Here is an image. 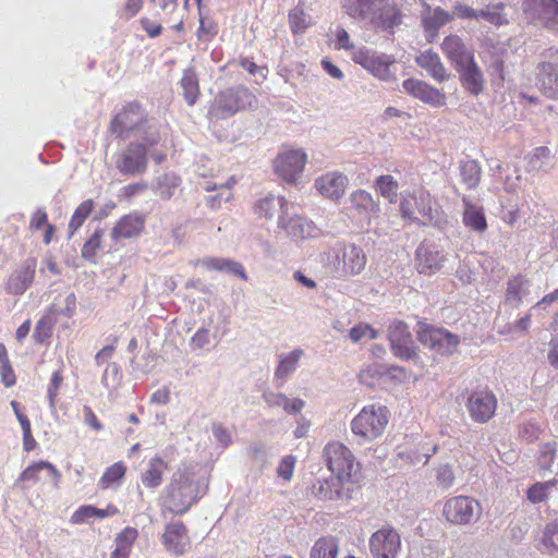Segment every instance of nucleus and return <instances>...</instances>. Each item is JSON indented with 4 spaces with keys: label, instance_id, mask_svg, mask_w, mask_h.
Segmentation results:
<instances>
[{
    "label": "nucleus",
    "instance_id": "1",
    "mask_svg": "<svg viewBox=\"0 0 558 558\" xmlns=\"http://www.w3.org/2000/svg\"><path fill=\"white\" fill-rule=\"evenodd\" d=\"M108 131L119 141L131 137L158 145L161 135L146 108L137 100L125 102L111 118Z\"/></svg>",
    "mask_w": 558,
    "mask_h": 558
},
{
    "label": "nucleus",
    "instance_id": "2",
    "mask_svg": "<svg viewBox=\"0 0 558 558\" xmlns=\"http://www.w3.org/2000/svg\"><path fill=\"white\" fill-rule=\"evenodd\" d=\"M344 8L352 17L371 16L374 27L393 33L402 24L403 14L395 0H345Z\"/></svg>",
    "mask_w": 558,
    "mask_h": 558
},
{
    "label": "nucleus",
    "instance_id": "3",
    "mask_svg": "<svg viewBox=\"0 0 558 558\" xmlns=\"http://www.w3.org/2000/svg\"><path fill=\"white\" fill-rule=\"evenodd\" d=\"M198 483L187 469L178 470L165 489L162 507L172 514L186 513L198 500Z\"/></svg>",
    "mask_w": 558,
    "mask_h": 558
},
{
    "label": "nucleus",
    "instance_id": "4",
    "mask_svg": "<svg viewBox=\"0 0 558 558\" xmlns=\"http://www.w3.org/2000/svg\"><path fill=\"white\" fill-rule=\"evenodd\" d=\"M390 411L386 405L372 403L363 407L351 421V430L363 441L381 436L389 423Z\"/></svg>",
    "mask_w": 558,
    "mask_h": 558
},
{
    "label": "nucleus",
    "instance_id": "5",
    "mask_svg": "<svg viewBox=\"0 0 558 558\" xmlns=\"http://www.w3.org/2000/svg\"><path fill=\"white\" fill-rule=\"evenodd\" d=\"M323 456L329 471L340 481L349 482L356 474L359 463L344 444L338 440L328 441L324 447Z\"/></svg>",
    "mask_w": 558,
    "mask_h": 558
},
{
    "label": "nucleus",
    "instance_id": "6",
    "mask_svg": "<svg viewBox=\"0 0 558 558\" xmlns=\"http://www.w3.org/2000/svg\"><path fill=\"white\" fill-rule=\"evenodd\" d=\"M417 340L439 355H451L457 352L460 339L457 335L442 327L420 322L416 331Z\"/></svg>",
    "mask_w": 558,
    "mask_h": 558
},
{
    "label": "nucleus",
    "instance_id": "7",
    "mask_svg": "<svg viewBox=\"0 0 558 558\" xmlns=\"http://www.w3.org/2000/svg\"><path fill=\"white\" fill-rule=\"evenodd\" d=\"M256 100L253 93L244 86L225 89L218 94L213 105V113L221 119L253 106Z\"/></svg>",
    "mask_w": 558,
    "mask_h": 558
},
{
    "label": "nucleus",
    "instance_id": "8",
    "mask_svg": "<svg viewBox=\"0 0 558 558\" xmlns=\"http://www.w3.org/2000/svg\"><path fill=\"white\" fill-rule=\"evenodd\" d=\"M481 504L470 496H453L445 500L442 515L445 519L457 525L471 524L480 518Z\"/></svg>",
    "mask_w": 558,
    "mask_h": 558
},
{
    "label": "nucleus",
    "instance_id": "9",
    "mask_svg": "<svg viewBox=\"0 0 558 558\" xmlns=\"http://www.w3.org/2000/svg\"><path fill=\"white\" fill-rule=\"evenodd\" d=\"M146 141L136 140L131 142L126 149L119 155L116 162L118 171L122 174L134 175L143 173L147 168L148 149L155 147Z\"/></svg>",
    "mask_w": 558,
    "mask_h": 558
},
{
    "label": "nucleus",
    "instance_id": "10",
    "mask_svg": "<svg viewBox=\"0 0 558 558\" xmlns=\"http://www.w3.org/2000/svg\"><path fill=\"white\" fill-rule=\"evenodd\" d=\"M366 263L364 251L355 244H348L335 253L332 267L339 276L351 277L361 274Z\"/></svg>",
    "mask_w": 558,
    "mask_h": 558
},
{
    "label": "nucleus",
    "instance_id": "11",
    "mask_svg": "<svg viewBox=\"0 0 558 558\" xmlns=\"http://www.w3.org/2000/svg\"><path fill=\"white\" fill-rule=\"evenodd\" d=\"M465 405L471 420L484 424L495 416L498 401L493 391L482 389L473 391L469 396Z\"/></svg>",
    "mask_w": 558,
    "mask_h": 558
},
{
    "label": "nucleus",
    "instance_id": "12",
    "mask_svg": "<svg viewBox=\"0 0 558 558\" xmlns=\"http://www.w3.org/2000/svg\"><path fill=\"white\" fill-rule=\"evenodd\" d=\"M352 60L379 80L388 81L392 76L390 65L395 63V59L390 56L378 54L366 47H361L353 51Z\"/></svg>",
    "mask_w": 558,
    "mask_h": 558
},
{
    "label": "nucleus",
    "instance_id": "13",
    "mask_svg": "<svg viewBox=\"0 0 558 558\" xmlns=\"http://www.w3.org/2000/svg\"><path fill=\"white\" fill-rule=\"evenodd\" d=\"M400 211L405 219L418 220L421 217L423 220L432 222L434 219L433 196L425 190L409 194L401 201Z\"/></svg>",
    "mask_w": 558,
    "mask_h": 558
},
{
    "label": "nucleus",
    "instance_id": "14",
    "mask_svg": "<svg viewBox=\"0 0 558 558\" xmlns=\"http://www.w3.org/2000/svg\"><path fill=\"white\" fill-rule=\"evenodd\" d=\"M307 157L301 149L284 150L275 159L276 173L286 182H295L304 170Z\"/></svg>",
    "mask_w": 558,
    "mask_h": 558
},
{
    "label": "nucleus",
    "instance_id": "15",
    "mask_svg": "<svg viewBox=\"0 0 558 558\" xmlns=\"http://www.w3.org/2000/svg\"><path fill=\"white\" fill-rule=\"evenodd\" d=\"M400 547V535L392 527L379 529L369 538V549L374 558H396Z\"/></svg>",
    "mask_w": 558,
    "mask_h": 558
},
{
    "label": "nucleus",
    "instance_id": "16",
    "mask_svg": "<svg viewBox=\"0 0 558 558\" xmlns=\"http://www.w3.org/2000/svg\"><path fill=\"white\" fill-rule=\"evenodd\" d=\"M36 266L35 258L25 259L7 279L3 286L5 293L14 296L24 294L34 281Z\"/></svg>",
    "mask_w": 558,
    "mask_h": 558
},
{
    "label": "nucleus",
    "instance_id": "17",
    "mask_svg": "<svg viewBox=\"0 0 558 558\" xmlns=\"http://www.w3.org/2000/svg\"><path fill=\"white\" fill-rule=\"evenodd\" d=\"M350 214L359 219L362 227L371 226L373 217L379 213V205L374 201L371 193L364 190H356L350 195Z\"/></svg>",
    "mask_w": 558,
    "mask_h": 558
},
{
    "label": "nucleus",
    "instance_id": "18",
    "mask_svg": "<svg viewBox=\"0 0 558 558\" xmlns=\"http://www.w3.org/2000/svg\"><path fill=\"white\" fill-rule=\"evenodd\" d=\"M402 87L412 97L433 107L440 108L447 104L446 95L425 81L411 77L403 81Z\"/></svg>",
    "mask_w": 558,
    "mask_h": 558
},
{
    "label": "nucleus",
    "instance_id": "19",
    "mask_svg": "<svg viewBox=\"0 0 558 558\" xmlns=\"http://www.w3.org/2000/svg\"><path fill=\"white\" fill-rule=\"evenodd\" d=\"M161 543L172 555H183L191 545L187 529L182 521H173L165 526Z\"/></svg>",
    "mask_w": 558,
    "mask_h": 558
},
{
    "label": "nucleus",
    "instance_id": "20",
    "mask_svg": "<svg viewBox=\"0 0 558 558\" xmlns=\"http://www.w3.org/2000/svg\"><path fill=\"white\" fill-rule=\"evenodd\" d=\"M278 226L294 240L314 238L319 231L312 221H307L296 214H290L289 208L287 209V215L279 216Z\"/></svg>",
    "mask_w": 558,
    "mask_h": 558
},
{
    "label": "nucleus",
    "instance_id": "21",
    "mask_svg": "<svg viewBox=\"0 0 558 558\" xmlns=\"http://www.w3.org/2000/svg\"><path fill=\"white\" fill-rule=\"evenodd\" d=\"M348 178L338 171L327 172L315 179L314 187L324 197L340 199L345 192Z\"/></svg>",
    "mask_w": 558,
    "mask_h": 558
},
{
    "label": "nucleus",
    "instance_id": "22",
    "mask_svg": "<svg viewBox=\"0 0 558 558\" xmlns=\"http://www.w3.org/2000/svg\"><path fill=\"white\" fill-rule=\"evenodd\" d=\"M441 50L454 69L465 65L474 60V54L468 49L463 39L456 34L446 36L441 43Z\"/></svg>",
    "mask_w": 558,
    "mask_h": 558
},
{
    "label": "nucleus",
    "instance_id": "23",
    "mask_svg": "<svg viewBox=\"0 0 558 558\" xmlns=\"http://www.w3.org/2000/svg\"><path fill=\"white\" fill-rule=\"evenodd\" d=\"M145 228V217L137 213H131L122 216L113 229L111 230V238L118 242L122 239H131L138 236Z\"/></svg>",
    "mask_w": 558,
    "mask_h": 558
},
{
    "label": "nucleus",
    "instance_id": "24",
    "mask_svg": "<svg viewBox=\"0 0 558 558\" xmlns=\"http://www.w3.org/2000/svg\"><path fill=\"white\" fill-rule=\"evenodd\" d=\"M523 11L545 21L550 28L558 27L557 0H523Z\"/></svg>",
    "mask_w": 558,
    "mask_h": 558
},
{
    "label": "nucleus",
    "instance_id": "25",
    "mask_svg": "<svg viewBox=\"0 0 558 558\" xmlns=\"http://www.w3.org/2000/svg\"><path fill=\"white\" fill-rule=\"evenodd\" d=\"M456 71L459 73L461 85L470 94L478 96L484 90L486 81L475 59Z\"/></svg>",
    "mask_w": 558,
    "mask_h": 558
},
{
    "label": "nucleus",
    "instance_id": "26",
    "mask_svg": "<svg viewBox=\"0 0 558 558\" xmlns=\"http://www.w3.org/2000/svg\"><path fill=\"white\" fill-rule=\"evenodd\" d=\"M415 63L425 70L433 80L442 83L448 80L449 74L437 52L427 49L415 57Z\"/></svg>",
    "mask_w": 558,
    "mask_h": 558
},
{
    "label": "nucleus",
    "instance_id": "27",
    "mask_svg": "<svg viewBox=\"0 0 558 558\" xmlns=\"http://www.w3.org/2000/svg\"><path fill=\"white\" fill-rule=\"evenodd\" d=\"M416 259L418 272L430 275L442 267L446 256L433 246L421 245L416 251Z\"/></svg>",
    "mask_w": 558,
    "mask_h": 558
},
{
    "label": "nucleus",
    "instance_id": "28",
    "mask_svg": "<svg viewBox=\"0 0 558 558\" xmlns=\"http://www.w3.org/2000/svg\"><path fill=\"white\" fill-rule=\"evenodd\" d=\"M169 464L160 456L150 458L145 470L141 474L142 484L149 489L159 487L163 482V475L168 471Z\"/></svg>",
    "mask_w": 558,
    "mask_h": 558
},
{
    "label": "nucleus",
    "instance_id": "29",
    "mask_svg": "<svg viewBox=\"0 0 558 558\" xmlns=\"http://www.w3.org/2000/svg\"><path fill=\"white\" fill-rule=\"evenodd\" d=\"M289 204L283 196L268 195L254 205L258 218L271 220L275 216L287 215Z\"/></svg>",
    "mask_w": 558,
    "mask_h": 558
},
{
    "label": "nucleus",
    "instance_id": "30",
    "mask_svg": "<svg viewBox=\"0 0 558 558\" xmlns=\"http://www.w3.org/2000/svg\"><path fill=\"white\" fill-rule=\"evenodd\" d=\"M452 20L453 15L442 8L437 7L432 11L430 7L427 5V13L422 17V26L428 35V41H433L438 35L439 29Z\"/></svg>",
    "mask_w": 558,
    "mask_h": 558
},
{
    "label": "nucleus",
    "instance_id": "31",
    "mask_svg": "<svg viewBox=\"0 0 558 558\" xmlns=\"http://www.w3.org/2000/svg\"><path fill=\"white\" fill-rule=\"evenodd\" d=\"M43 470H47L49 474L53 477L56 483H58L61 478L60 471L49 461H37L29 464L25 468L20 474L17 482L27 483L31 485H35L41 481L40 473Z\"/></svg>",
    "mask_w": 558,
    "mask_h": 558
},
{
    "label": "nucleus",
    "instance_id": "32",
    "mask_svg": "<svg viewBox=\"0 0 558 558\" xmlns=\"http://www.w3.org/2000/svg\"><path fill=\"white\" fill-rule=\"evenodd\" d=\"M462 202L464 205L462 221L465 227L476 231L484 232L487 229V221L485 218L484 209L473 205L469 197L463 196Z\"/></svg>",
    "mask_w": 558,
    "mask_h": 558
},
{
    "label": "nucleus",
    "instance_id": "33",
    "mask_svg": "<svg viewBox=\"0 0 558 558\" xmlns=\"http://www.w3.org/2000/svg\"><path fill=\"white\" fill-rule=\"evenodd\" d=\"M537 81L546 97L558 99V68L556 65L551 63L542 64Z\"/></svg>",
    "mask_w": 558,
    "mask_h": 558
},
{
    "label": "nucleus",
    "instance_id": "34",
    "mask_svg": "<svg viewBox=\"0 0 558 558\" xmlns=\"http://www.w3.org/2000/svg\"><path fill=\"white\" fill-rule=\"evenodd\" d=\"M180 86L183 90V98L189 106H194L201 95L199 82L193 68L183 71Z\"/></svg>",
    "mask_w": 558,
    "mask_h": 558
},
{
    "label": "nucleus",
    "instance_id": "35",
    "mask_svg": "<svg viewBox=\"0 0 558 558\" xmlns=\"http://www.w3.org/2000/svg\"><path fill=\"white\" fill-rule=\"evenodd\" d=\"M203 265L209 270L227 271L242 280H247V276L243 265L239 262L220 258V257H207L203 259Z\"/></svg>",
    "mask_w": 558,
    "mask_h": 558
},
{
    "label": "nucleus",
    "instance_id": "36",
    "mask_svg": "<svg viewBox=\"0 0 558 558\" xmlns=\"http://www.w3.org/2000/svg\"><path fill=\"white\" fill-rule=\"evenodd\" d=\"M235 184L234 178H230V180L227 182V184L220 185L217 187L216 184L208 183L205 186V190L207 192L219 190V192L216 195L209 196L207 198V206L211 209H217L221 206L222 202H228L233 197V194L231 192L232 187Z\"/></svg>",
    "mask_w": 558,
    "mask_h": 558
},
{
    "label": "nucleus",
    "instance_id": "37",
    "mask_svg": "<svg viewBox=\"0 0 558 558\" xmlns=\"http://www.w3.org/2000/svg\"><path fill=\"white\" fill-rule=\"evenodd\" d=\"M338 541L333 536H324L317 539L311 550V558H337Z\"/></svg>",
    "mask_w": 558,
    "mask_h": 558
},
{
    "label": "nucleus",
    "instance_id": "38",
    "mask_svg": "<svg viewBox=\"0 0 558 558\" xmlns=\"http://www.w3.org/2000/svg\"><path fill=\"white\" fill-rule=\"evenodd\" d=\"M126 473V465L122 461H118L108 466L99 478L101 489H108L113 485H119Z\"/></svg>",
    "mask_w": 558,
    "mask_h": 558
},
{
    "label": "nucleus",
    "instance_id": "39",
    "mask_svg": "<svg viewBox=\"0 0 558 558\" xmlns=\"http://www.w3.org/2000/svg\"><path fill=\"white\" fill-rule=\"evenodd\" d=\"M482 170L477 161L466 160L460 165V178L469 190L476 189L481 182Z\"/></svg>",
    "mask_w": 558,
    "mask_h": 558
},
{
    "label": "nucleus",
    "instance_id": "40",
    "mask_svg": "<svg viewBox=\"0 0 558 558\" xmlns=\"http://www.w3.org/2000/svg\"><path fill=\"white\" fill-rule=\"evenodd\" d=\"M95 208V204L92 199H86L82 202L74 210L70 221H69V232L70 235H73L85 222V220L89 217L92 211Z\"/></svg>",
    "mask_w": 558,
    "mask_h": 558
},
{
    "label": "nucleus",
    "instance_id": "41",
    "mask_svg": "<svg viewBox=\"0 0 558 558\" xmlns=\"http://www.w3.org/2000/svg\"><path fill=\"white\" fill-rule=\"evenodd\" d=\"M302 355L303 351L296 349L288 353L287 355L280 356L279 364L275 372L276 378L284 379L288 375L294 372Z\"/></svg>",
    "mask_w": 558,
    "mask_h": 558
},
{
    "label": "nucleus",
    "instance_id": "42",
    "mask_svg": "<svg viewBox=\"0 0 558 558\" xmlns=\"http://www.w3.org/2000/svg\"><path fill=\"white\" fill-rule=\"evenodd\" d=\"M375 187L379 194L390 203H395L398 196L399 184L390 174H384L376 179Z\"/></svg>",
    "mask_w": 558,
    "mask_h": 558
},
{
    "label": "nucleus",
    "instance_id": "43",
    "mask_svg": "<svg viewBox=\"0 0 558 558\" xmlns=\"http://www.w3.org/2000/svg\"><path fill=\"white\" fill-rule=\"evenodd\" d=\"M104 230L98 228L94 231V233L88 238V240L83 244L82 247V257L88 260H92L98 251L101 248Z\"/></svg>",
    "mask_w": 558,
    "mask_h": 558
},
{
    "label": "nucleus",
    "instance_id": "44",
    "mask_svg": "<svg viewBox=\"0 0 558 558\" xmlns=\"http://www.w3.org/2000/svg\"><path fill=\"white\" fill-rule=\"evenodd\" d=\"M290 29L293 34H303L311 24L310 16L301 9H293L288 15Z\"/></svg>",
    "mask_w": 558,
    "mask_h": 558
},
{
    "label": "nucleus",
    "instance_id": "45",
    "mask_svg": "<svg viewBox=\"0 0 558 558\" xmlns=\"http://www.w3.org/2000/svg\"><path fill=\"white\" fill-rule=\"evenodd\" d=\"M54 322L50 315H44L35 326L33 338L37 343H44L52 336Z\"/></svg>",
    "mask_w": 558,
    "mask_h": 558
},
{
    "label": "nucleus",
    "instance_id": "46",
    "mask_svg": "<svg viewBox=\"0 0 558 558\" xmlns=\"http://www.w3.org/2000/svg\"><path fill=\"white\" fill-rule=\"evenodd\" d=\"M555 485L556 481L537 482L527 489L526 497L532 504L546 501L548 498L549 488Z\"/></svg>",
    "mask_w": 558,
    "mask_h": 558
},
{
    "label": "nucleus",
    "instance_id": "47",
    "mask_svg": "<svg viewBox=\"0 0 558 558\" xmlns=\"http://www.w3.org/2000/svg\"><path fill=\"white\" fill-rule=\"evenodd\" d=\"M505 4L498 3L496 5L487 7L486 10L478 11V19L483 17L495 26H501L508 23L504 13Z\"/></svg>",
    "mask_w": 558,
    "mask_h": 558
},
{
    "label": "nucleus",
    "instance_id": "48",
    "mask_svg": "<svg viewBox=\"0 0 558 558\" xmlns=\"http://www.w3.org/2000/svg\"><path fill=\"white\" fill-rule=\"evenodd\" d=\"M542 543L547 554L558 551V522H550L545 526Z\"/></svg>",
    "mask_w": 558,
    "mask_h": 558
},
{
    "label": "nucleus",
    "instance_id": "49",
    "mask_svg": "<svg viewBox=\"0 0 558 558\" xmlns=\"http://www.w3.org/2000/svg\"><path fill=\"white\" fill-rule=\"evenodd\" d=\"M388 338L390 344L410 341L412 338L409 327L401 320H396L389 326Z\"/></svg>",
    "mask_w": 558,
    "mask_h": 558
},
{
    "label": "nucleus",
    "instance_id": "50",
    "mask_svg": "<svg viewBox=\"0 0 558 558\" xmlns=\"http://www.w3.org/2000/svg\"><path fill=\"white\" fill-rule=\"evenodd\" d=\"M92 519H96V507L82 505L72 513L70 522L74 525H82L88 523Z\"/></svg>",
    "mask_w": 558,
    "mask_h": 558
},
{
    "label": "nucleus",
    "instance_id": "51",
    "mask_svg": "<svg viewBox=\"0 0 558 558\" xmlns=\"http://www.w3.org/2000/svg\"><path fill=\"white\" fill-rule=\"evenodd\" d=\"M138 537V531L135 527L126 526L117 534L114 543L117 546L132 551V547Z\"/></svg>",
    "mask_w": 558,
    "mask_h": 558
},
{
    "label": "nucleus",
    "instance_id": "52",
    "mask_svg": "<svg viewBox=\"0 0 558 558\" xmlns=\"http://www.w3.org/2000/svg\"><path fill=\"white\" fill-rule=\"evenodd\" d=\"M436 483L444 489H449L456 480L454 471L450 464H441L436 469Z\"/></svg>",
    "mask_w": 558,
    "mask_h": 558
},
{
    "label": "nucleus",
    "instance_id": "53",
    "mask_svg": "<svg viewBox=\"0 0 558 558\" xmlns=\"http://www.w3.org/2000/svg\"><path fill=\"white\" fill-rule=\"evenodd\" d=\"M556 442L543 444L539 448L538 463L544 470H549L556 459Z\"/></svg>",
    "mask_w": 558,
    "mask_h": 558
},
{
    "label": "nucleus",
    "instance_id": "54",
    "mask_svg": "<svg viewBox=\"0 0 558 558\" xmlns=\"http://www.w3.org/2000/svg\"><path fill=\"white\" fill-rule=\"evenodd\" d=\"M390 345H391L392 353L401 360L409 361V360L414 359L417 355V350L413 343L412 338H410L409 342L408 341L398 342V343H393Z\"/></svg>",
    "mask_w": 558,
    "mask_h": 558
},
{
    "label": "nucleus",
    "instance_id": "55",
    "mask_svg": "<svg viewBox=\"0 0 558 558\" xmlns=\"http://www.w3.org/2000/svg\"><path fill=\"white\" fill-rule=\"evenodd\" d=\"M383 375L384 373L380 366L369 365L360 372L359 378L362 384L373 387Z\"/></svg>",
    "mask_w": 558,
    "mask_h": 558
},
{
    "label": "nucleus",
    "instance_id": "56",
    "mask_svg": "<svg viewBox=\"0 0 558 558\" xmlns=\"http://www.w3.org/2000/svg\"><path fill=\"white\" fill-rule=\"evenodd\" d=\"M180 179L177 177L165 175L163 180L159 182L157 193L162 199H170L174 190L179 185Z\"/></svg>",
    "mask_w": 558,
    "mask_h": 558
},
{
    "label": "nucleus",
    "instance_id": "57",
    "mask_svg": "<svg viewBox=\"0 0 558 558\" xmlns=\"http://www.w3.org/2000/svg\"><path fill=\"white\" fill-rule=\"evenodd\" d=\"M217 25L214 22L201 17L199 27L196 32L198 40L208 43L217 35Z\"/></svg>",
    "mask_w": 558,
    "mask_h": 558
},
{
    "label": "nucleus",
    "instance_id": "58",
    "mask_svg": "<svg viewBox=\"0 0 558 558\" xmlns=\"http://www.w3.org/2000/svg\"><path fill=\"white\" fill-rule=\"evenodd\" d=\"M522 286L523 282L519 278L509 280L506 291V301L520 305L522 302Z\"/></svg>",
    "mask_w": 558,
    "mask_h": 558
},
{
    "label": "nucleus",
    "instance_id": "59",
    "mask_svg": "<svg viewBox=\"0 0 558 558\" xmlns=\"http://www.w3.org/2000/svg\"><path fill=\"white\" fill-rule=\"evenodd\" d=\"M295 457L292 454H288L281 459L279 462L277 474L284 481H290L293 476L294 468H295Z\"/></svg>",
    "mask_w": 558,
    "mask_h": 558
},
{
    "label": "nucleus",
    "instance_id": "60",
    "mask_svg": "<svg viewBox=\"0 0 558 558\" xmlns=\"http://www.w3.org/2000/svg\"><path fill=\"white\" fill-rule=\"evenodd\" d=\"M364 337H368V339L374 340L378 337V333L368 324H359L351 328L350 338L352 341L357 342Z\"/></svg>",
    "mask_w": 558,
    "mask_h": 558
},
{
    "label": "nucleus",
    "instance_id": "61",
    "mask_svg": "<svg viewBox=\"0 0 558 558\" xmlns=\"http://www.w3.org/2000/svg\"><path fill=\"white\" fill-rule=\"evenodd\" d=\"M62 383H63L62 372L60 369L53 372L51 375V378H50V384L47 388V396H48L51 407H53L56 403V399L59 396V390H60Z\"/></svg>",
    "mask_w": 558,
    "mask_h": 558
},
{
    "label": "nucleus",
    "instance_id": "62",
    "mask_svg": "<svg viewBox=\"0 0 558 558\" xmlns=\"http://www.w3.org/2000/svg\"><path fill=\"white\" fill-rule=\"evenodd\" d=\"M451 15H453V19L457 17L460 20H477L478 11L464 3L456 2Z\"/></svg>",
    "mask_w": 558,
    "mask_h": 558
},
{
    "label": "nucleus",
    "instance_id": "63",
    "mask_svg": "<svg viewBox=\"0 0 558 558\" xmlns=\"http://www.w3.org/2000/svg\"><path fill=\"white\" fill-rule=\"evenodd\" d=\"M0 378L2 384L8 388L16 384V375L10 361L0 364Z\"/></svg>",
    "mask_w": 558,
    "mask_h": 558
},
{
    "label": "nucleus",
    "instance_id": "64",
    "mask_svg": "<svg viewBox=\"0 0 558 558\" xmlns=\"http://www.w3.org/2000/svg\"><path fill=\"white\" fill-rule=\"evenodd\" d=\"M84 423L96 432L104 428L102 423L98 420L97 415L89 405L83 407Z\"/></svg>",
    "mask_w": 558,
    "mask_h": 558
}]
</instances>
